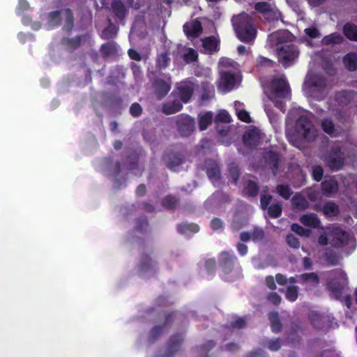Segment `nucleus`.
I'll list each match as a JSON object with an SVG mask.
<instances>
[{
  "instance_id": "nucleus-47",
  "label": "nucleus",
  "mask_w": 357,
  "mask_h": 357,
  "mask_svg": "<svg viewBox=\"0 0 357 357\" xmlns=\"http://www.w3.org/2000/svg\"><path fill=\"white\" fill-rule=\"evenodd\" d=\"M321 127L324 132L333 136L335 132V126L333 121L330 118H325L322 119Z\"/></svg>"
},
{
  "instance_id": "nucleus-7",
  "label": "nucleus",
  "mask_w": 357,
  "mask_h": 357,
  "mask_svg": "<svg viewBox=\"0 0 357 357\" xmlns=\"http://www.w3.org/2000/svg\"><path fill=\"white\" fill-rule=\"evenodd\" d=\"M298 49L294 44H284L278 51L280 62L285 67L298 56Z\"/></svg>"
},
{
  "instance_id": "nucleus-5",
  "label": "nucleus",
  "mask_w": 357,
  "mask_h": 357,
  "mask_svg": "<svg viewBox=\"0 0 357 357\" xmlns=\"http://www.w3.org/2000/svg\"><path fill=\"white\" fill-rule=\"evenodd\" d=\"M271 93L279 98H284L290 94V86L284 77H274L270 84Z\"/></svg>"
},
{
  "instance_id": "nucleus-36",
  "label": "nucleus",
  "mask_w": 357,
  "mask_h": 357,
  "mask_svg": "<svg viewBox=\"0 0 357 357\" xmlns=\"http://www.w3.org/2000/svg\"><path fill=\"white\" fill-rule=\"evenodd\" d=\"M219 40L214 36H209L203 40V47L208 50L209 53L212 54L218 52L219 48Z\"/></svg>"
},
{
  "instance_id": "nucleus-32",
  "label": "nucleus",
  "mask_w": 357,
  "mask_h": 357,
  "mask_svg": "<svg viewBox=\"0 0 357 357\" xmlns=\"http://www.w3.org/2000/svg\"><path fill=\"white\" fill-rule=\"evenodd\" d=\"M183 105L179 100H174L172 102L164 104L162 112L167 115H169L181 111Z\"/></svg>"
},
{
  "instance_id": "nucleus-24",
  "label": "nucleus",
  "mask_w": 357,
  "mask_h": 357,
  "mask_svg": "<svg viewBox=\"0 0 357 357\" xmlns=\"http://www.w3.org/2000/svg\"><path fill=\"white\" fill-rule=\"evenodd\" d=\"M183 31L188 37L196 38L202 31V26L199 21L195 20L183 25Z\"/></svg>"
},
{
  "instance_id": "nucleus-50",
  "label": "nucleus",
  "mask_w": 357,
  "mask_h": 357,
  "mask_svg": "<svg viewBox=\"0 0 357 357\" xmlns=\"http://www.w3.org/2000/svg\"><path fill=\"white\" fill-rule=\"evenodd\" d=\"M215 346V342L213 340H208L204 344L197 348L199 354L203 356L202 357H208L207 353Z\"/></svg>"
},
{
  "instance_id": "nucleus-53",
  "label": "nucleus",
  "mask_w": 357,
  "mask_h": 357,
  "mask_svg": "<svg viewBox=\"0 0 357 357\" xmlns=\"http://www.w3.org/2000/svg\"><path fill=\"white\" fill-rule=\"evenodd\" d=\"M170 61V58L167 52H164L158 56L156 63L157 66L160 69L165 68L167 67Z\"/></svg>"
},
{
  "instance_id": "nucleus-6",
  "label": "nucleus",
  "mask_w": 357,
  "mask_h": 357,
  "mask_svg": "<svg viewBox=\"0 0 357 357\" xmlns=\"http://www.w3.org/2000/svg\"><path fill=\"white\" fill-rule=\"evenodd\" d=\"M349 245L355 248V238L347 231L340 228H335L333 230V238L332 239L333 247L335 248H342Z\"/></svg>"
},
{
  "instance_id": "nucleus-43",
  "label": "nucleus",
  "mask_w": 357,
  "mask_h": 357,
  "mask_svg": "<svg viewBox=\"0 0 357 357\" xmlns=\"http://www.w3.org/2000/svg\"><path fill=\"white\" fill-rule=\"evenodd\" d=\"M213 113L207 112L199 118V128L200 130H205L212 123Z\"/></svg>"
},
{
  "instance_id": "nucleus-46",
  "label": "nucleus",
  "mask_w": 357,
  "mask_h": 357,
  "mask_svg": "<svg viewBox=\"0 0 357 357\" xmlns=\"http://www.w3.org/2000/svg\"><path fill=\"white\" fill-rule=\"evenodd\" d=\"M291 202L294 207L297 209L304 210L308 207L307 201L301 195H295L292 197Z\"/></svg>"
},
{
  "instance_id": "nucleus-19",
  "label": "nucleus",
  "mask_w": 357,
  "mask_h": 357,
  "mask_svg": "<svg viewBox=\"0 0 357 357\" xmlns=\"http://www.w3.org/2000/svg\"><path fill=\"white\" fill-rule=\"evenodd\" d=\"M321 189L324 195L331 197L338 190V183L335 177L326 178L321 183Z\"/></svg>"
},
{
  "instance_id": "nucleus-49",
  "label": "nucleus",
  "mask_w": 357,
  "mask_h": 357,
  "mask_svg": "<svg viewBox=\"0 0 357 357\" xmlns=\"http://www.w3.org/2000/svg\"><path fill=\"white\" fill-rule=\"evenodd\" d=\"M298 287L292 285L287 288L285 298L290 302H294L298 296Z\"/></svg>"
},
{
  "instance_id": "nucleus-52",
  "label": "nucleus",
  "mask_w": 357,
  "mask_h": 357,
  "mask_svg": "<svg viewBox=\"0 0 357 357\" xmlns=\"http://www.w3.org/2000/svg\"><path fill=\"white\" fill-rule=\"evenodd\" d=\"M198 59V54L192 48H189L186 53L183 54V59L186 63H191L196 61Z\"/></svg>"
},
{
  "instance_id": "nucleus-40",
  "label": "nucleus",
  "mask_w": 357,
  "mask_h": 357,
  "mask_svg": "<svg viewBox=\"0 0 357 357\" xmlns=\"http://www.w3.org/2000/svg\"><path fill=\"white\" fill-rule=\"evenodd\" d=\"M300 221L305 226L313 228L317 227L319 225V220L313 214H305L300 218Z\"/></svg>"
},
{
  "instance_id": "nucleus-11",
  "label": "nucleus",
  "mask_w": 357,
  "mask_h": 357,
  "mask_svg": "<svg viewBox=\"0 0 357 357\" xmlns=\"http://www.w3.org/2000/svg\"><path fill=\"white\" fill-rule=\"evenodd\" d=\"M176 126L182 137H188L195 130V121L189 115L181 114L177 116Z\"/></svg>"
},
{
  "instance_id": "nucleus-27",
  "label": "nucleus",
  "mask_w": 357,
  "mask_h": 357,
  "mask_svg": "<svg viewBox=\"0 0 357 357\" xmlns=\"http://www.w3.org/2000/svg\"><path fill=\"white\" fill-rule=\"evenodd\" d=\"M215 96V89L213 84L205 81L201 84V99L202 101H208Z\"/></svg>"
},
{
  "instance_id": "nucleus-3",
  "label": "nucleus",
  "mask_w": 357,
  "mask_h": 357,
  "mask_svg": "<svg viewBox=\"0 0 357 357\" xmlns=\"http://www.w3.org/2000/svg\"><path fill=\"white\" fill-rule=\"evenodd\" d=\"M282 160V154L272 146L265 148L262 152L259 161L264 169H268L275 176L278 173Z\"/></svg>"
},
{
  "instance_id": "nucleus-34",
  "label": "nucleus",
  "mask_w": 357,
  "mask_h": 357,
  "mask_svg": "<svg viewBox=\"0 0 357 357\" xmlns=\"http://www.w3.org/2000/svg\"><path fill=\"white\" fill-rule=\"evenodd\" d=\"M343 63L349 71L357 70V54L348 53L343 57Z\"/></svg>"
},
{
  "instance_id": "nucleus-63",
  "label": "nucleus",
  "mask_w": 357,
  "mask_h": 357,
  "mask_svg": "<svg viewBox=\"0 0 357 357\" xmlns=\"http://www.w3.org/2000/svg\"><path fill=\"white\" fill-rule=\"evenodd\" d=\"M267 300L273 305L278 306L282 301L281 296L275 291L270 292L267 296Z\"/></svg>"
},
{
  "instance_id": "nucleus-13",
  "label": "nucleus",
  "mask_w": 357,
  "mask_h": 357,
  "mask_svg": "<svg viewBox=\"0 0 357 357\" xmlns=\"http://www.w3.org/2000/svg\"><path fill=\"white\" fill-rule=\"evenodd\" d=\"M255 10L261 14L268 22L278 19V13L274 9L271 4L267 1H259L255 4Z\"/></svg>"
},
{
  "instance_id": "nucleus-64",
  "label": "nucleus",
  "mask_w": 357,
  "mask_h": 357,
  "mask_svg": "<svg viewBox=\"0 0 357 357\" xmlns=\"http://www.w3.org/2000/svg\"><path fill=\"white\" fill-rule=\"evenodd\" d=\"M142 113V108L137 102H134L130 107V114L133 117H138Z\"/></svg>"
},
{
  "instance_id": "nucleus-9",
  "label": "nucleus",
  "mask_w": 357,
  "mask_h": 357,
  "mask_svg": "<svg viewBox=\"0 0 357 357\" xmlns=\"http://www.w3.org/2000/svg\"><path fill=\"white\" fill-rule=\"evenodd\" d=\"M195 84L189 79L181 82L176 86V93L183 103H188L194 94Z\"/></svg>"
},
{
  "instance_id": "nucleus-37",
  "label": "nucleus",
  "mask_w": 357,
  "mask_h": 357,
  "mask_svg": "<svg viewBox=\"0 0 357 357\" xmlns=\"http://www.w3.org/2000/svg\"><path fill=\"white\" fill-rule=\"evenodd\" d=\"M343 41V37L340 33L335 32L329 35L325 36L321 40V43L325 45H334L340 44Z\"/></svg>"
},
{
  "instance_id": "nucleus-58",
  "label": "nucleus",
  "mask_w": 357,
  "mask_h": 357,
  "mask_svg": "<svg viewBox=\"0 0 357 357\" xmlns=\"http://www.w3.org/2000/svg\"><path fill=\"white\" fill-rule=\"evenodd\" d=\"M149 227V222L147 218L145 216L140 217L136 220L135 229L138 231L142 232L146 230Z\"/></svg>"
},
{
  "instance_id": "nucleus-17",
  "label": "nucleus",
  "mask_w": 357,
  "mask_h": 357,
  "mask_svg": "<svg viewBox=\"0 0 357 357\" xmlns=\"http://www.w3.org/2000/svg\"><path fill=\"white\" fill-rule=\"evenodd\" d=\"M244 145L250 148H255L259 145L261 140L259 131L257 129L246 130L243 135Z\"/></svg>"
},
{
  "instance_id": "nucleus-8",
  "label": "nucleus",
  "mask_w": 357,
  "mask_h": 357,
  "mask_svg": "<svg viewBox=\"0 0 357 357\" xmlns=\"http://www.w3.org/2000/svg\"><path fill=\"white\" fill-rule=\"evenodd\" d=\"M325 162L333 171H338L342 168L344 164L343 153L340 147L333 148L326 156Z\"/></svg>"
},
{
  "instance_id": "nucleus-31",
  "label": "nucleus",
  "mask_w": 357,
  "mask_h": 357,
  "mask_svg": "<svg viewBox=\"0 0 357 357\" xmlns=\"http://www.w3.org/2000/svg\"><path fill=\"white\" fill-rule=\"evenodd\" d=\"M353 97V91L342 90L335 94V100L339 105H347L350 103Z\"/></svg>"
},
{
  "instance_id": "nucleus-23",
  "label": "nucleus",
  "mask_w": 357,
  "mask_h": 357,
  "mask_svg": "<svg viewBox=\"0 0 357 357\" xmlns=\"http://www.w3.org/2000/svg\"><path fill=\"white\" fill-rule=\"evenodd\" d=\"M259 192V186L257 181L253 180H248L243 185L242 195L247 198L256 197Z\"/></svg>"
},
{
  "instance_id": "nucleus-33",
  "label": "nucleus",
  "mask_w": 357,
  "mask_h": 357,
  "mask_svg": "<svg viewBox=\"0 0 357 357\" xmlns=\"http://www.w3.org/2000/svg\"><path fill=\"white\" fill-rule=\"evenodd\" d=\"M268 319L271 323V331L275 333H278L282 330V323L280 319L279 314L278 312H271L268 314Z\"/></svg>"
},
{
  "instance_id": "nucleus-45",
  "label": "nucleus",
  "mask_w": 357,
  "mask_h": 357,
  "mask_svg": "<svg viewBox=\"0 0 357 357\" xmlns=\"http://www.w3.org/2000/svg\"><path fill=\"white\" fill-rule=\"evenodd\" d=\"M266 211L271 218H278L282 215V206L281 203L277 202L270 205Z\"/></svg>"
},
{
  "instance_id": "nucleus-10",
  "label": "nucleus",
  "mask_w": 357,
  "mask_h": 357,
  "mask_svg": "<svg viewBox=\"0 0 357 357\" xmlns=\"http://www.w3.org/2000/svg\"><path fill=\"white\" fill-rule=\"evenodd\" d=\"M176 312L165 314L163 324L162 325L155 326L151 328L149 335V340L150 342L155 341L162 335L165 329L170 327L176 318Z\"/></svg>"
},
{
  "instance_id": "nucleus-59",
  "label": "nucleus",
  "mask_w": 357,
  "mask_h": 357,
  "mask_svg": "<svg viewBox=\"0 0 357 357\" xmlns=\"http://www.w3.org/2000/svg\"><path fill=\"white\" fill-rule=\"evenodd\" d=\"M312 176L314 181L319 182L324 176V169L321 165H315L312 167Z\"/></svg>"
},
{
  "instance_id": "nucleus-26",
  "label": "nucleus",
  "mask_w": 357,
  "mask_h": 357,
  "mask_svg": "<svg viewBox=\"0 0 357 357\" xmlns=\"http://www.w3.org/2000/svg\"><path fill=\"white\" fill-rule=\"evenodd\" d=\"M327 86V80L324 76H315L310 82V87L313 93H323Z\"/></svg>"
},
{
  "instance_id": "nucleus-29",
  "label": "nucleus",
  "mask_w": 357,
  "mask_h": 357,
  "mask_svg": "<svg viewBox=\"0 0 357 357\" xmlns=\"http://www.w3.org/2000/svg\"><path fill=\"white\" fill-rule=\"evenodd\" d=\"M342 32L348 40L357 42V25L347 22L343 26Z\"/></svg>"
},
{
  "instance_id": "nucleus-38",
  "label": "nucleus",
  "mask_w": 357,
  "mask_h": 357,
  "mask_svg": "<svg viewBox=\"0 0 357 357\" xmlns=\"http://www.w3.org/2000/svg\"><path fill=\"white\" fill-rule=\"evenodd\" d=\"M298 278L302 284L310 283L312 285H317L320 280L316 273H305L298 275Z\"/></svg>"
},
{
  "instance_id": "nucleus-60",
  "label": "nucleus",
  "mask_w": 357,
  "mask_h": 357,
  "mask_svg": "<svg viewBox=\"0 0 357 357\" xmlns=\"http://www.w3.org/2000/svg\"><path fill=\"white\" fill-rule=\"evenodd\" d=\"M204 267L208 274H213L216 268V260L215 258L207 259L204 261Z\"/></svg>"
},
{
  "instance_id": "nucleus-21",
  "label": "nucleus",
  "mask_w": 357,
  "mask_h": 357,
  "mask_svg": "<svg viewBox=\"0 0 357 357\" xmlns=\"http://www.w3.org/2000/svg\"><path fill=\"white\" fill-rule=\"evenodd\" d=\"M183 341L182 334H175L172 335L167 344L166 356L172 357L180 349V346Z\"/></svg>"
},
{
  "instance_id": "nucleus-18",
  "label": "nucleus",
  "mask_w": 357,
  "mask_h": 357,
  "mask_svg": "<svg viewBox=\"0 0 357 357\" xmlns=\"http://www.w3.org/2000/svg\"><path fill=\"white\" fill-rule=\"evenodd\" d=\"M111 10L115 18L119 21L124 20L128 14V9L121 0H112Z\"/></svg>"
},
{
  "instance_id": "nucleus-14",
  "label": "nucleus",
  "mask_w": 357,
  "mask_h": 357,
  "mask_svg": "<svg viewBox=\"0 0 357 357\" xmlns=\"http://www.w3.org/2000/svg\"><path fill=\"white\" fill-rule=\"evenodd\" d=\"M236 82V76L231 71H224L220 73L218 89L225 93L231 91Z\"/></svg>"
},
{
  "instance_id": "nucleus-51",
  "label": "nucleus",
  "mask_w": 357,
  "mask_h": 357,
  "mask_svg": "<svg viewBox=\"0 0 357 357\" xmlns=\"http://www.w3.org/2000/svg\"><path fill=\"white\" fill-rule=\"evenodd\" d=\"M252 240L255 243L261 242L264 240L265 234L262 228L255 227L251 232Z\"/></svg>"
},
{
  "instance_id": "nucleus-1",
  "label": "nucleus",
  "mask_w": 357,
  "mask_h": 357,
  "mask_svg": "<svg viewBox=\"0 0 357 357\" xmlns=\"http://www.w3.org/2000/svg\"><path fill=\"white\" fill-rule=\"evenodd\" d=\"M231 23L236 37L243 43H252L257 37V30L253 17L243 12L231 18Z\"/></svg>"
},
{
  "instance_id": "nucleus-30",
  "label": "nucleus",
  "mask_w": 357,
  "mask_h": 357,
  "mask_svg": "<svg viewBox=\"0 0 357 357\" xmlns=\"http://www.w3.org/2000/svg\"><path fill=\"white\" fill-rule=\"evenodd\" d=\"M100 52L103 58L109 57L117 53V44L112 41L102 44L100 48Z\"/></svg>"
},
{
  "instance_id": "nucleus-16",
  "label": "nucleus",
  "mask_w": 357,
  "mask_h": 357,
  "mask_svg": "<svg viewBox=\"0 0 357 357\" xmlns=\"http://www.w3.org/2000/svg\"><path fill=\"white\" fill-rule=\"evenodd\" d=\"M167 167L172 171H176V168L184 162L183 156L178 153H169L166 151L162 157Z\"/></svg>"
},
{
  "instance_id": "nucleus-41",
  "label": "nucleus",
  "mask_w": 357,
  "mask_h": 357,
  "mask_svg": "<svg viewBox=\"0 0 357 357\" xmlns=\"http://www.w3.org/2000/svg\"><path fill=\"white\" fill-rule=\"evenodd\" d=\"M178 231L184 234L188 232L197 233L199 230V227L195 223L183 222L178 225Z\"/></svg>"
},
{
  "instance_id": "nucleus-48",
  "label": "nucleus",
  "mask_w": 357,
  "mask_h": 357,
  "mask_svg": "<svg viewBox=\"0 0 357 357\" xmlns=\"http://www.w3.org/2000/svg\"><path fill=\"white\" fill-rule=\"evenodd\" d=\"M276 192L284 199H289L293 192L288 185L279 184L276 187Z\"/></svg>"
},
{
  "instance_id": "nucleus-55",
  "label": "nucleus",
  "mask_w": 357,
  "mask_h": 357,
  "mask_svg": "<svg viewBox=\"0 0 357 357\" xmlns=\"http://www.w3.org/2000/svg\"><path fill=\"white\" fill-rule=\"evenodd\" d=\"M138 159L139 154L136 151H132L131 153H130V154L128 155V160H129L128 168L129 169H136L138 166Z\"/></svg>"
},
{
  "instance_id": "nucleus-39",
  "label": "nucleus",
  "mask_w": 357,
  "mask_h": 357,
  "mask_svg": "<svg viewBox=\"0 0 357 357\" xmlns=\"http://www.w3.org/2000/svg\"><path fill=\"white\" fill-rule=\"evenodd\" d=\"M63 9L50 12L47 15L48 23L54 26H59L61 24Z\"/></svg>"
},
{
  "instance_id": "nucleus-61",
  "label": "nucleus",
  "mask_w": 357,
  "mask_h": 357,
  "mask_svg": "<svg viewBox=\"0 0 357 357\" xmlns=\"http://www.w3.org/2000/svg\"><path fill=\"white\" fill-rule=\"evenodd\" d=\"M229 176L232 180V183L234 185H236L238 182V179L240 177V170L237 166H231L229 169Z\"/></svg>"
},
{
  "instance_id": "nucleus-57",
  "label": "nucleus",
  "mask_w": 357,
  "mask_h": 357,
  "mask_svg": "<svg viewBox=\"0 0 357 357\" xmlns=\"http://www.w3.org/2000/svg\"><path fill=\"white\" fill-rule=\"evenodd\" d=\"M231 116L226 110H220L215 118V122L218 123H230Z\"/></svg>"
},
{
  "instance_id": "nucleus-56",
  "label": "nucleus",
  "mask_w": 357,
  "mask_h": 357,
  "mask_svg": "<svg viewBox=\"0 0 357 357\" xmlns=\"http://www.w3.org/2000/svg\"><path fill=\"white\" fill-rule=\"evenodd\" d=\"M291 229L301 236L307 237L310 234V229L303 227L298 223H293L291 226Z\"/></svg>"
},
{
  "instance_id": "nucleus-4",
  "label": "nucleus",
  "mask_w": 357,
  "mask_h": 357,
  "mask_svg": "<svg viewBox=\"0 0 357 357\" xmlns=\"http://www.w3.org/2000/svg\"><path fill=\"white\" fill-rule=\"evenodd\" d=\"M295 130L297 134L307 141H313L316 137L314 126L305 115L300 116L296 121Z\"/></svg>"
},
{
  "instance_id": "nucleus-2",
  "label": "nucleus",
  "mask_w": 357,
  "mask_h": 357,
  "mask_svg": "<svg viewBox=\"0 0 357 357\" xmlns=\"http://www.w3.org/2000/svg\"><path fill=\"white\" fill-rule=\"evenodd\" d=\"M348 277L342 269L335 268L330 271L327 289L335 299L341 300L342 292L348 287Z\"/></svg>"
},
{
  "instance_id": "nucleus-22",
  "label": "nucleus",
  "mask_w": 357,
  "mask_h": 357,
  "mask_svg": "<svg viewBox=\"0 0 357 357\" xmlns=\"http://www.w3.org/2000/svg\"><path fill=\"white\" fill-rule=\"evenodd\" d=\"M153 86L154 88L155 96L158 99L164 98L171 89L170 84L160 78H158L154 80L153 82Z\"/></svg>"
},
{
  "instance_id": "nucleus-42",
  "label": "nucleus",
  "mask_w": 357,
  "mask_h": 357,
  "mask_svg": "<svg viewBox=\"0 0 357 357\" xmlns=\"http://www.w3.org/2000/svg\"><path fill=\"white\" fill-rule=\"evenodd\" d=\"M206 174L212 181H217L220 178V169L217 164H212L206 169Z\"/></svg>"
},
{
  "instance_id": "nucleus-20",
  "label": "nucleus",
  "mask_w": 357,
  "mask_h": 357,
  "mask_svg": "<svg viewBox=\"0 0 357 357\" xmlns=\"http://www.w3.org/2000/svg\"><path fill=\"white\" fill-rule=\"evenodd\" d=\"M156 264V261H154L149 254L144 252L140 256L139 271L141 273H145L150 271H153L154 273H155L157 271L155 268Z\"/></svg>"
},
{
  "instance_id": "nucleus-25",
  "label": "nucleus",
  "mask_w": 357,
  "mask_h": 357,
  "mask_svg": "<svg viewBox=\"0 0 357 357\" xmlns=\"http://www.w3.org/2000/svg\"><path fill=\"white\" fill-rule=\"evenodd\" d=\"M63 16L64 17V24L62 30L67 33H70L74 28L75 18L71 9H63Z\"/></svg>"
},
{
  "instance_id": "nucleus-44",
  "label": "nucleus",
  "mask_w": 357,
  "mask_h": 357,
  "mask_svg": "<svg viewBox=\"0 0 357 357\" xmlns=\"http://www.w3.org/2000/svg\"><path fill=\"white\" fill-rule=\"evenodd\" d=\"M179 199L172 195H167L162 201V205L167 209H174L178 205Z\"/></svg>"
},
{
  "instance_id": "nucleus-28",
  "label": "nucleus",
  "mask_w": 357,
  "mask_h": 357,
  "mask_svg": "<svg viewBox=\"0 0 357 357\" xmlns=\"http://www.w3.org/2000/svg\"><path fill=\"white\" fill-rule=\"evenodd\" d=\"M108 26L102 31L100 37L103 40H111L116 37L119 31V26L113 24L110 19L108 20Z\"/></svg>"
},
{
  "instance_id": "nucleus-62",
  "label": "nucleus",
  "mask_w": 357,
  "mask_h": 357,
  "mask_svg": "<svg viewBox=\"0 0 357 357\" xmlns=\"http://www.w3.org/2000/svg\"><path fill=\"white\" fill-rule=\"evenodd\" d=\"M286 241L288 245L292 248L298 249L300 247V242L294 234H289L286 236Z\"/></svg>"
},
{
  "instance_id": "nucleus-54",
  "label": "nucleus",
  "mask_w": 357,
  "mask_h": 357,
  "mask_svg": "<svg viewBox=\"0 0 357 357\" xmlns=\"http://www.w3.org/2000/svg\"><path fill=\"white\" fill-rule=\"evenodd\" d=\"M324 259L327 263L331 266H336L339 263L338 255L332 250L326 252L324 254Z\"/></svg>"
},
{
  "instance_id": "nucleus-35",
  "label": "nucleus",
  "mask_w": 357,
  "mask_h": 357,
  "mask_svg": "<svg viewBox=\"0 0 357 357\" xmlns=\"http://www.w3.org/2000/svg\"><path fill=\"white\" fill-rule=\"evenodd\" d=\"M323 212L328 217L337 216L340 214V208L334 202L328 201L324 204Z\"/></svg>"
},
{
  "instance_id": "nucleus-15",
  "label": "nucleus",
  "mask_w": 357,
  "mask_h": 357,
  "mask_svg": "<svg viewBox=\"0 0 357 357\" xmlns=\"http://www.w3.org/2000/svg\"><path fill=\"white\" fill-rule=\"evenodd\" d=\"M85 35H78L75 37H63L61 40V45L68 52L73 53L77 50L85 40Z\"/></svg>"
},
{
  "instance_id": "nucleus-12",
  "label": "nucleus",
  "mask_w": 357,
  "mask_h": 357,
  "mask_svg": "<svg viewBox=\"0 0 357 357\" xmlns=\"http://www.w3.org/2000/svg\"><path fill=\"white\" fill-rule=\"evenodd\" d=\"M236 261L237 257L234 254L227 251H223L220 254L219 265L225 275H228L234 271Z\"/></svg>"
}]
</instances>
